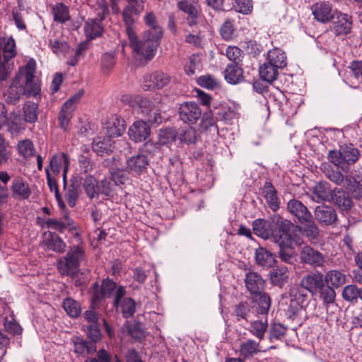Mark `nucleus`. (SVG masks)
<instances>
[{"label":"nucleus","instance_id":"nucleus-1","mask_svg":"<svg viewBox=\"0 0 362 362\" xmlns=\"http://www.w3.org/2000/svg\"><path fill=\"white\" fill-rule=\"evenodd\" d=\"M293 223L282 217H274L271 220L258 218L253 221L252 229L255 235L274 243L280 242L281 244L290 243L288 232L291 231Z\"/></svg>","mask_w":362,"mask_h":362},{"label":"nucleus","instance_id":"nucleus-2","mask_svg":"<svg viewBox=\"0 0 362 362\" xmlns=\"http://www.w3.org/2000/svg\"><path fill=\"white\" fill-rule=\"evenodd\" d=\"M144 20L149 28L144 32L142 40H138V46L134 48V51L146 59L151 60L155 56L160 43L163 30L158 25L157 18L153 12L147 13Z\"/></svg>","mask_w":362,"mask_h":362},{"label":"nucleus","instance_id":"nucleus-3","mask_svg":"<svg viewBox=\"0 0 362 362\" xmlns=\"http://www.w3.org/2000/svg\"><path fill=\"white\" fill-rule=\"evenodd\" d=\"M90 303L93 308H99L106 298H113V307L119 308L120 300L125 296L126 290L123 286H117L113 280L104 279L101 284L98 282L92 284L90 288Z\"/></svg>","mask_w":362,"mask_h":362},{"label":"nucleus","instance_id":"nucleus-4","mask_svg":"<svg viewBox=\"0 0 362 362\" xmlns=\"http://www.w3.org/2000/svg\"><path fill=\"white\" fill-rule=\"evenodd\" d=\"M86 258V252L81 245L70 247L66 255L57 260V269L63 276L74 277L79 271L80 264Z\"/></svg>","mask_w":362,"mask_h":362},{"label":"nucleus","instance_id":"nucleus-5","mask_svg":"<svg viewBox=\"0 0 362 362\" xmlns=\"http://www.w3.org/2000/svg\"><path fill=\"white\" fill-rule=\"evenodd\" d=\"M360 157L359 150L351 144H344L338 151L331 150L327 154L329 161L346 173Z\"/></svg>","mask_w":362,"mask_h":362},{"label":"nucleus","instance_id":"nucleus-6","mask_svg":"<svg viewBox=\"0 0 362 362\" xmlns=\"http://www.w3.org/2000/svg\"><path fill=\"white\" fill-rule=\"evenodd\" d=\"M83 188L90 199H98L100 195L112 197L114 183L106 177L98 181L93 175H87L83 180Z\"/></svg>","mask_w":362,"mask_h":362},{"label":"nucleus","instance_id":"nucleus-7","mask_svg":"<svg viewBox=\"0 0 362 362\" xmlns=\"http://www.w3.org/2000/svg\"><path fill=\"white\" fill-rule=\"evenodd\" d=\"M141 11L136 4H129L122 11V21L125 25L126 34L129 38L131 47L134 49L138 46V37L135 32L136 23Z\"/></svg>","mask_w":362,"mask_h":362},{"label":"nucleus","instance_id":"nucleus-8","mask_svg":"<svg viewBox=\"0 0 362 362\" xmlns=\"http://www.w3.org/2000/svg\"><path fill=\"white\" fill-rule=\"evenodd\" d=\"M100 11L95 18L88 19L84 25V32L86 37L93 40L102 35L103 28L102 21L108 13V6L105 0H101L98 5Z\"/></svg>","mask_w":362,"mask_h":362},{"label":"nucleus","instance_id":"nucleus-9","mask_svg":"<svg viewBox=\"0 0 362 362\" xmlns=\"http://www.w3.org/2000/svg\"><path fill=\"white\" fill-rule=\"evenodd\" d=\"M3 39L4 44L1 50L3 51L4 61L0 64V81L6 80L10 76L13 65L8 63V61L16 54V42L13 37H10L8 39Z\"/></svg>","mask_w":362,"mask_h":362},{"label":"nucleus","instance_id":"nucleus-10","mask_svg":"<svg viewBox=\"0 0 362 362\" xmlns=\"http://www.w3.org/2000/svg\"><path fill=\"white\" fill-rule=\"evenodd\" d=\"M83 90H80L74 95L71 96L63 105L58 116L59 126L64 130L68 129L70 119L73 116V112L76 108V104L80 101Z\"/></svg>","mask_w":362,"mask_h":362},{"label":"nucleus","instance_id":"nucleus-11","mask_svg":"<svg viewBox=\"0 0 362 362\" xmlns=\"http://www.w3.org/2000/svg\"><path fill=\"white\" fill-rule=\"evenodd\" d=\"M43 223L47 228L58 231L60 233H63L66 230H68L76 237L80 236L77 232V225H76L74 221L69 216L68 213H64L60 218H48Z\"/></svg>","mask_w":362,"mask_h":362},{"label":"nucleus","instance_id":"nucleus-12","mask_svg":"<svg viewBox=\"0 0 362 362\" xmlns=\"http://www.w3.org/2000/svg\"><path fill=\"white\" fill-rule=\"evenodd\" d=\"M303 289L298 286H291L289 288L290 300L287 311L290 315H296L307 305L308 296Z\"/></svg>","mask_w":362,"mask_h":362},{"label":"nucleus","instance_id":"nucleus-13","mask_svg":"<svg viewBox=\"0 0 362 362\" xmlns=\"http://www.w3.org/2000/svg\"><path fill=\"white\" fill-rule=\"evenodd\" d=\"M179 119L185 124H194L202 117V111L195 102H184L178 109Z\"/></svg>","mask_w":362,"mask_h":362},{"label":"nucleus","instance_id":"nucleus-14","mask_svg":"<svg viewBox=\"0 0 362 362\" xmlns=\"http://www.w3.org/2000/svg\"><path fill=\"white\" fill-rule=\"evenodd\" d=\"M171 76L162 71H156L144 77L143 87L145 90H160L169 84Z\"/></svg>","mask_w":362,"mask_h":362},{"label":"nucleus","instance_id":"nucleus-15","mask_svg":"<svg viewBox=\"0 0 362 362\" xmlns=\"http://www.w3.org/2000/svg\"><path fill=\"white\" fill-rule=\"evenodd\" d=\"M149 163L148 156L143 151L139 152L127 158L126 170L134 176H139L146 170Z\"/></svg>","mask_w":362,"mask_h":362},{"label":"nucleus","instance_id":"nucleus-16","mask_svg":"<svg viewBox=\"0 0 362 362\" xmlns=\"http://www.w3.org/2000/svg\"><path fill=\"white\" fill-rule=\"evenodd\" d=\"M300 262L312 268L322 267L325 262V255L319 250L305 245L300 251Z\"/></svg>","mask_w":362,"mask_h":362},{"label":"nucleus","instance_id":"nucleus-17","mask_svg":"<svg viewBox=\"0 0 362 362\" xmlns=\"http://www.w3.org/2000/svg\"><path fill=\"white\" fill-rule=\"evenodd\" d=\"M287 210L298 223H304L313 218L312 214L308 207L297 199L293 198L288 202Z\"/></svg>","mask_w":362,"mask_h":362},{"label":"nucleus","instance_id":"nucleus-18","mask_svg":"<svg viewBox=\"0 0 362 362\" xmlns=\"http://www.w3.org/2000/svg\"><path fill=\"white\" fill-rule=\"evenodd\" d=\"M325 284L324 275L320 272H315L304 276L300 280V286L315 295Z\"/></svg>","mask_w":362,"mask_h":362},{"label":"nucleus","instance_id":"nucleus-19","mask_svg":"<svg viewBox=\"0 0 362 362\" xmlns=\"http://www.w3.org/2000/svg\"><path fill=\"white\" fill-rule=\"evenodd\" d=\"M10 191L11 197L18 201L28 199L32 194L29 184L21 177H16L13 179Z\"/></svg>","mask_w":362,"mask_h":362},{"label":"nucleus","instance_id":"nucleus-20","mask_svg":"<svg viewBox=\"0 0 362 362\" xmlns=\"http://www.w3.org/2000/svg\"><path fill=\"white\" fill-rule=\"evenodd\" d=\"M315 19L325 23L334 18L337 11L333 10L332 5L329 1H320L311 7Z\"/></svg>","mask_w":362,"mask_h":362},{"label":"nucleus","instance_id":"nucleus-21","mask_svg":"<svg viewBox=\"0 0 362 362\" xmlns=\"http://www.w3.org/2000/svg\"><path fill=\"white\" fill-rule=\"evenodd\" d=\"M150 133V126L143 120L135 121L128 129L129 139L135 143L144 141Z\"/></svg>","mask_w":362,"mask_h":362},{"label":"nucleus","instance_id":"nucleus-22","mask_svg":"<svg viewBox=\"0 0 362 362\" xmlns=\"http://www.w3.org/2000/svg\"><path fill=\"white\" fill-rule=\"evenodd\" d=\"M314 214L315 219L325 226L332 225L337 220V214L334 209L325 204L317 206Z\"/></svg>","mask_w":362,"mask_h":362},{"label":"nucleus","instance_id":"nucleus-23","mask_svg":"<svg viewBox=\"0 0 362 362\" xmlns=\"http://www.w3.org/2000/svg\"><path fill=\"white\" fill-rule=\"evenodd\" d=\"M25 88L22 83V74H16L11 84L8 88L7 92L5 93L6 100L8 103L14 104L21 98L25 95Z\"/></svg>","mask_w":362,"mask_h":362},{"label":"nucleus","instance_id":"nucleus-24","mask_svg":"<svg viewBox=\"0 0 362 362\" xmlns=\"http://www.w3.org/2000/svg\"><path fill=\"white\" fill-rule=\"evenodd\" d=\"M348 69L344 81L350 87L356 88L362 83V61H353Z\"/></svg>","mask_w":362,"mask_h":362},{"label":"nucleus","instance_id":"nucleus-25","mask_svg":"<svg viewBox=\"0 0 362 362\" xmlns=\"http://www.w3.org/2000/svg\"><path fill=\"white\" fill-rule=\"evenodd\" d=\"M245 283L247 290L252 296L264 291L265 281L257 272H247L245 276Z\"/></svg>","mask_w":362,"mask_h":362},{"label":"nucleus","instance_id":"nucleus-26","mask_svg":"<svg viewBox=\"0 0 362 362\" xmlns=\"http://www.w3.org/2000/svg\"><path fill=\"white\" fill-rule=\"evenodd\" d=\"M199 127L201 132L209 136L211 139H216L218 136L217 118L211 112L203 114Z\"/></svg>","mask_w":362,"mask_h":362},{"label":"nucleus","instance_id":"nucleus-27","mask_svg":"<svg viewBox=\"0 0 362 362\" xmlns=\"http://www.w3.org/2000/svg\"><path fill=\"white\" fill-rule=\"evenodd\" d=\"M105 133L107 137L114 139L122 136L125 130V120L119 116L114 115L106 122Z\"/></svg>","mask_w":362,"mask_h":362},{"label":"nucleus","instance_id":"nucleus-28","mask_svg":"<svg viewBox=\"0 0 362 362\" xmlns=\"http://www.w3.org/2000/svg\"><path fill=\"white\" fill-rule=\"evenodd\" d=\"M333 23V29L337 35H347L352 26V17L346 13L336 12Z\"/></svg>","mask_w":362,"mask_h":362},{"label":"nucleus","instance_id":"nucleus-29","mask_svg":"<svg viewBox=\"0 0 362 362\" xmlns=\"http://www.w3.org/2000/svg\"><path fill=\"white\" fill-rule=\"evenodd\" d=\"M113 144L112 139L107 136H98L92 142V149L98 156H104L113 153Z\"/></svg>","mask_w":362,"mask_h":362},{"label":"nucleus","instance_id":"nucleus-30","mask_svg":"<svg viewBox=\"0 0 362 362\" xmlns=\"http://www.w3.org/2000/svg\"><path fill=\"white\" fill-rule=\"evenodd\" d=\"M269 278L273 286L283 288L289 279L288 267L284 265H279L273 268L269 272Z\"/></svg>","mask_w":362,"mask_h":362},{"label":"nucleus","instance_id":"nucleus-31","mask_svg":"<svg viewBox=\"0 0 362 362\" xmlns=\"http://www.w3.org/2000/svg\"><path fill=\"white\" fill-rule=\"evenodd\" d=\"M177 8L187 14V21L189 26L197 25L199 13V6L188 0H182L177 4Z\"/></svg>","mask_w":362,"mask_h":362},{"label":"nucleus","instance_id":"nucleus-32","mask_svg":"<svg viewBox=\"0 0 362 362\" xmlns=\"http://www.w3.org/2000/svg\"><path fill=\"white\" fill-rule=\"evenodd\" d=\"M252 308L257 315H267L271 307V298L264 291L252 296Z\"/></svg>","mask_w":362,"mask_h":362},{"label":"nucleus","instance_id":"nucleus-33","mask_svg":"<svg viewBox=\"0 0 362 362\" xmlns=\"http://www.w3.org/2000/svg\"><path fill=\"white\" fill-rule=\"evenodd\" d=\"M240 64H228L224 71V78L227 83L235 85L241 83L243 79V70Z\"/></svg>","mask_w":362,"mask_h":362},{"label":"nucleus","instance_id":"nucleus-34","mask_svg":"<svg viewBox=\"0 0 362 362\" xmlns=\"http://www.w3.org/2000/svg\"><path fill=\"white\" fill-rule=\"evenodd\" d=\"M44 235L47 236L43 243L48 250L57 253H62L65 251L66 244L57 233L48 231Z\"/></svg>","mask_w":362,"mask_h":362},{"label":"nucleus","instance_id":"nucleus-35","mask_svg":"<svg viewBox=\"0 0 362 362\" xmlns=\"http://www.w3.org/2000/svg\"><path fill=\"white\" fill-rule=\"evenodd\" d=\"M262 194L269 208L273 211H276L280 208V200L277 196V191L271 182L264 183Z\"/></svg>","mask_w":362,"mask_h":362},{"label":"nucleus","instance_id":"nucleus-36","mask_svg":"<svg viewBox=\"0 0 362 362\" xmlns=\"http://www.w3.org/2000/svg\"><path fill=\"white\" fill-rule=\"evenodd\" d=\"M69 158L66 153H60L54 154L49 160V172L55 175H58L61 170L69 167Z\"/></svg>","mask_w":362,"mask_h":362},{"label":"nucleus","instance_id":"nucleus-37","mask_svg":"<svg viewBox=\"0 0 362 362\" xmlns=\"http://www.w3.org/2000/svg\"><path fill=\"white\" fill-rule=\"evenodd\" d=\"M255 255L256 263L262 267H272L276 262V256L262 247L257 248Z\"/></svg>","mask_w":362,"mask_h":362},{"label":"nucleus","instance_id":"nucleus-38","mask_svg":"<svg viewBox=\"0 0 362 362\" xmlns=\"http://www.w3.org/2000/svg\"><path fill=\"white\" fill-rule=\"evenodd\" d=\"M333 190L329 187V183L326 182H319L313 187L312 199L316 202H321L325 200H329L332 195Z\"/></svg>","mask_w":362,"mask_h":362},{"label":"nucleus","instance_id":"nucleus-39","mask_svg":"<svg viewBox=\"0 0 362 362\" xmlns=\"http://www.w3.org/2000/svg\"><path fill=\"white\" fill-rule=\"evenodd\" d=\"M288 237L291 242L288 245L281 244L280 242L275 243L279 247V255L281 261L288 264H292L295 260V252L293 250L294 240L291 235V231L288 232Z\"/></svg>","mask_w":362,"mask_h":362},{"label":"nucleus","instance_id":"nucleus-40","mask_svg":"<svg viewBox=\"0 0 362 362\" xmlns=\"http://www.w3.org/2000/svg\"><path fill=\"white\" fill-rule=\"evenodd\" d=\"M303 226H298L301 234L307 238L311 243H316L318 240L320 230L318 226L312 219L304 222Z\"/></svg>","mask_w":362,"mask_h":362},{"label":"nucleus","instance_id":"nucleus-41","mask_svg":"<svg viewBox=\"0 0 362 362\" xmlns=\"http://www.w3.org/2000/svg\"><path fill=\"white\" fill-rule=\"evenodd\" d=\"M330 200L343 211L349 210L353 204L351 199L342 189L333 190Z\"/></svg>","mask_w":362,"mask_h":362},{"label":"nucleus","instance_id":"nucleus-42","mask_svg":"<svg viewBox=\"0 0 362 362\" xmlns=\"http://www.w3.org/2000/svg\"><path fill=\"white\" fill-rule=\"evenodd\" d=\"M267 61L274 66L276 65V68L279 70L286 67L287 64L286 53L278 48L271 49L268 52Z\"/></svg>","mask_w":362,"mask_h":362},{"label":"nucleus","instance_id":"nucleus-43","mask_svg":"<svg viewBox=\"0 0 362 362\" xmlns=\"http://www.w3.org/2000/svg\"><path fill=\"white\" fill-rule=\"evenodd\" d=\"M325 277V283L333 288H339L346 283V276L337 269L328 271Z\"/></svg>","mask_w":362,"mask_h":362},{"label":"nucleus","instance_id":"nucleus-44","mask_svg":"<svg viewBox=\"0 0 362 362\" xmlns=\"http://www.w3.org/2000/svg\"><path fill=\"white\" fill-rule=\"evenodd\" d=\"M74 352L77 354H93L96 351V345L94 342H90L82 337H77L73 340Z\"/></svg>","mask_w":362,"mask_h":362},{"label":"nucleus","instance_id":"nucleus-45","mask_svg":"<svg viewBox=\"0 0 362 362\" xmlns=\"http://www.w3.org/2000/svg\"><path fill=\"white\" fill-rule=\"evenodd\" d=\"M260 351L259 343L253 339H247L240 345V353L244 358H250Z\"/></svg>","mask_w":362,"mask_h":362},{"label":"nucleus","instance_id":"nucleus-46","mask_svg":"<svg viewBox=\"0 0 362 362\" xmlns=\"http://www.w3.org/2000/svg\"><path fill=\"white\" fill-rule=\"evenodd\" d=\"M324 173L327 179L337 185H341L345 180L347 182L348 189L352 190L353 187H349V182H351V177H346L345 178L340 171L333 169L329 165L325 167Z\"/></svg>","mask_w":362,"mask_h":362},{"label":"nucleus","instance_id":"nucleus-47","mask_svg":"<svg viewBox=\"0 0 362 362\" xmlns=\"http://www.w3.org/2000/svg\"><path fill=\"white\" fill-rule=\"evenodd\" d=\"M199 134L192 127H185L178 129V140L180 143L187 145L195 144L198 141Z\"/></svg>","mask_w":362,"mask_h":362},{"label":"nucleus","instance_id":"nucleus-48","mask_svg":"<svg viewBox=\"0 0 362 362\" xmlns=\"http://www.w3.org/2000/svg\"><path fill=\"white\" fill-rule=\"evenodd\" d=\"M62 306L66 314L73 318L78 317L82 312L81 304L71 297L63 300Z\"/></svg>","mask_w":362,"mask_h":362},{"label":"nucleus","instance_id":"nucleus-49","mask_svg":"<svg viewBox=\"0 0 362 362\" xmlns=\"http://www.w3.org/2000/svg\"><path fill=\"white\" fill-rule=\"evenodd\" d=\"M276 65H272L266 61L259 67V75L265 81L272 82L277 78L279 69L276 68Z\"/></svg>","mask_w":362,"mask_h":362},{"label":"nucleus","instance_id":"nucleus-50","mask_svg":"<svg viewBox=\"0 0 362 362\" xmlns=\"http://www.w3.org/2000/svg\"><path fill=\"white\" fill-rule=\"evenodd\" d=\"M361 293V287H358L356 284H349L343 288L342 298L343 299L351 303H358Z\"/></svg>","mask_w":362,"mask_h":362},{"label":"nucleus","instance_id":"nucleus-51","mask_svg":"<svg viewBox=\"0 0 362 362\" xmlns=\"http://www.w3.org/2000/svg\"><path fill=\"white\" fill-rule=\"evenodd\" d=\"M54 21L59 23H65L70 20L69 8L63 3H58L52 8Z\"/></svg>","mask_w":362,"mask_h":362},{"label":"nucleus","instance_id":"nucleus-52","mask_svg":"<svg viewBox=\"0 0 362 362\" xmlns=\"http://www.w3.org/2000/svg\"><path fill=\"white\" fill-rule=\"evenodd\" d=\"M23 119L29 123H35L37 119L38 105L34 102L27 101L23 107Z\"/></svg>","mask_w":362,"mask_h":362},{"label":"nucleus","instance_id":"nucleus-53","mask_svg":"<svg viewBox=\"0 0 362 362\" xmlns=\"http://www.w3.org/2000/svg\"><path fill=\"white\" fill-rule=\"evenodd\" d=\"M117 310H120L124 318L131 317L136 312V303L132 298L123 297Z\"/></svg>","mask_w":362,"mask_h":362},{"label":"nucleus","instance_id":"nucleus-54","mask_svg":"<svg viewBox=\"0 0 362 362\" xmlns=\"http://www.w3.org/2000/svg\"><path fill=\"white\" fill-rule=\"evenodd\" d=\"M137 99L139 100L137 108L140 110L141 112L144 115V117L147 116L149 113L158 107V106L157 105L160 103V100H157L156 98H154L153 100L140 96V98H137Z\"/></svg>","mask_w":362,"mask_h":362},{"label":"nucleus","instance_id":"nucleus-55","mask_svg":"<svg viewBox=\"0 0 362 362\" xmlns=\"http://www.w3.org/2000/svg\"><path fill=\"white\" fill-rule=\"evenodd\" d=\"M36 69V62L33 59H30L24 67L19 69L16 74H22V78H25V83L34 81L35 73Z\"/></svg>","mask_w":362,"mask_h":362},{"label":"nucleus","instance_id":"nucleus-56","mask_svg":"<svg viewBox=\"0 0 362 362\" xmlns=\"http://www.w3.org/2000/svg\"><path fill=\"white\" fill-rule=\"evenodd\" d=\"M267 327L268 324L267 319L264 320H255L251 323L250 331L254 336L259 340H262L264 337Z\"/></svg>","mask_w":362,"mask_h":362},{"label":"nucleus","instance_id":"nucleus-57","mask_svg":"<svg viewBox=\"0 0 362 362\" xmlns=\"http://www.w3.org/2000/svg\"><path fill=\"white\" fill-rule=\"evenodd\" d=\"M201 68L202 63L199 56L192 54L185 66V72L187 76H190L195 74L197 71H200Z\"/></svg>","mask_w":362,"mask_h":362},{"label":"nucleus","instance_id":"nucleus-58","mask_svg":"<svg viewBox=\"0 0 362 362\" xmlns=\"http://www.w3.org/2000/svg\"><path fill=\"white\" fill-rule=\"evenodd\" d=\"M178 139V130L173 127L165 128L160 130V142L163 145H168Z\"/></svg>","mask_w":362,"mask_h":362},{"label":"nucleus","instance_id":"nucleus-59","mask_svg":"<svg viewBox=\"0 0 362 362\" xmlns=\"http://www.w3.org/2000/svg\"><path fill=\"white\" fill-rule=\"evenodd\" d=\"M320 300L324 304L332 303L336 297L334 288L328 284H324L320 291H318Z\"/></svg>","mask_w":362,"mask_h":362},{"label":"nucleus","instance_id":"nucleus-60","mask_svg":"<svg viewBox=\"0 0 362 362\" xmlns=\"http://www.w3.org/2000/svg\"><path fill=\"white\" fill-rule=\"evenodd\" d=\"M18 151L19 154L24 158H29L34 155L35 147L30 140L25 139L18 142Z\"/></svg>","mask_w":362,"mask_h":362},{"label":"nucleus","instance_id":"nucleus-61","mask_svg":"<svg viewBox=\"0 0 362 362\" xmlns=\"http://www.w3.org/2000/svg\"><path fill=\"white\" fill-rule=\"evenodd\" d=\"M235 33L233 21L227 19L220 28V35L221 37L228 41L233 39Z\"/></svg>","mask_w":362,"mask_h":362},{"label":"nucleus","instance_id":"nucleus-62","mask_svg":"<svg viewBox=\"0 0 362 362\" xmlns=\"http://www.w3.org/2000/svg\"><path fill=\"white\" fill-rule=\"evenodd\" d=\"M286 327L279 322H272L269 327V337L271 339H281L286 334Z\"/></svg>","mask_w":362,"mask_h":362},{"label":"nucleus","instance_id":"nucleus-63","mask_svg":"<svg viewBox=\"0 0 362 362\" xmlns=\"http://www.w3.org/2000/svg\"><path fill=\"white\" fill-rule=\"evenodd\" d=\"M114 151L116 150L120 153L124 154L126 157L129 156L131 153L132 148L129 142L125 139H119L113 140Z\"/></svg>","mask_w":362,"mask_h":362},{"label":"nucleus","instance_id":"nucleus-64","mask_svg":"<svg viewBox=\"0 0 362 362\" xmlns=\"http://www.w3.org/2000/svg\"><path fill=\"white\" fill-rule=\"evenodd\" d=\"M226 54L229 60L233 62V64H240L243 57V51L236 46H228Z\"/></svg>","mask_w":362,"mask_h":362}]
</instances>
